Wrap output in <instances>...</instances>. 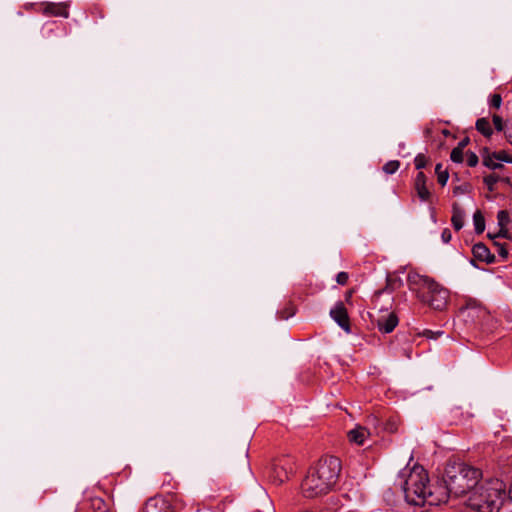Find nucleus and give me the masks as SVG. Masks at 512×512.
<instances>
[{
    "mask_svg": "<svg viewBox=\"0 0 512 512\" xmlns=\"http://www.w3.org/2000/svg\"><path fill=\"white\" fill-rule=\"evenodd\" d=\"M143 512H174L170 502L162 497L149 498L143 508Z\"/></svg>",
    "mask_w": 512,
    "mask_h": 512,
    "instance_id": "nucleus-10",
    "label": "nucleus"
},
{
    "mask_svg": "<svg viewBox=\"0 0 512 512\" xmlns=\"http://www.w3.org/2000/svg\"><path fill=\"white\" fill-rule=\"evenodd\" d=\"M331 318L346 332H350V320L343 302L339 301L330 310Z\"/></svg>",
    "mask_w": 512,
    "mask_h": 512,
    "instance_id": "nucleus-8",
    "label": "nucleus"
},
{
    "mask_svg": "<svg viewBox=\"0 0 512 512\" xmlns=\"http://www.w3.org/2000/svg\"><path fill=\"white\" fill-rule=\"evenodd\" d=\"M493 157L498 161H503L506 163H512V156L509 155L506 151L501 150L498 152H493Z\"/></svg>",
    "mask_w": 512,
    "mask_h": 512,
    "instance_id": "nucleus-25",
    "label": "nucleus"
},
{
    "mask_svg": "<svg viewBox=\"0 0 512 512\" xmlns=\"http://www.w3.org/2000/svg\"><path fill=\"white\" fill-rule=\"evenodd\" d=\"M492 120H493V124L495 126V129L497 131H502L503 130V120H502V118L499 115L494 114L493 117H492Z\"/></svg>",
    "mask_w": 512,
    "mask_h": 512,
    "instance_id": "nucleus-31",
    "label": "nucleus"
},
{
    "mask_svg": "<svg viewBox=\"0 0 512 512\" xmlns=\"http://www.w3.org/2000/svg\"><path fill=\"white\" fill-rule=\"evenodd\" d=\"M497 220H498V225L500 227L499 232L495 235H492L489 233L488 236L491 239H496L499 237H502V238L508 237V231H507L506 227L510 221L509 213L505 210L499 211L497 214Z\"/></svg>",
    "mask_w": 512,
    "mask_h": 512,
    "instance_id": "nucleus-14",
    "label": "nucleus"
},
{
    "mask_svg": "<svg viewBox=\"0 0 512 512\" xmlns=\"http://www.w3.org/2000/svg\"><path fill=\"white\" fill-rule=\"evenodd\" d=\"M294 471L293 459L283 456L275 459L266 469L264 475L274 485H281L287 481Z\"/></svg>",
    "mask_w": 512,
    "mask_h": 512,
    "instance_id": "nucleus-5",
    "label": "nucleus"
},
{
    "mask_svg": "<svg viewBox=\"0 0 512 512\" xmlns=\"http://www.w3.org/2000/svg\"><path fill=\"white\" fill-rule=\"evenodd\" d=\"M398 483L403 490L406 501L412 505L436 506L446 502V492H440L439 487L432 489L428 474L420 465L401 470L398 475Z\"/></svg>",
    "mask_w": 512,
    "mask_h": 512,
    "instance_id": "nucleus-1",
    "label": "nucleus"
},
{
    "mask_svg": "<svg viewBox=\"0 0 512 512\" xmlns=\"http://www.w3.org/2000/svg\"><path fill=\"white\" fill-rule=\"evenodd\" d=\"M414 163H415V168L417 170H421L423 168L426 167L427 163H428V159L427 157L424 155V154H418L415 159H414Z\"/></svg>",
    "mask_w": 512,
    "mask_h": 512,
    "instance_id": "nucleus-26",
    "label": "nucleus"
},
{
    "mask_svg": "<svg viewBox=\"0 0 512 512\" xmlns=\"http://www.w3.org/2000/svg\"><path fill=\"white\" fill-rule=\"evenodd\" d=\"M507 497L512 500V484L510 486L509 492L507 494Z\"/></svg>",
    "mask_w": 512,
    "mask_h": 512,
    "instance_id": "nucleus-37",
    "label": "nucleus"
},
{
    "mask_svg": "<svg viewBox=\"0 0 512 512\" xmlns=\"http://www.w3.org/2000/svg\"><path fill=\"white\" fill-rule=\"evenodd\" d=\"M472 254L474 259L478 261L485 262L487 264H492L495 262L494 254H492L489 248L481 242L476 243L472 247Z\"/></svg>",
    "mask_w": 512,
    "mask_h": 512,
    "instance_id": "nucleus-12",
    "label": "nucleus"
},
{
    "mask_svg": "<svg viewBox=\"0 0 512 512\" xmlns=\"http://www.w3.org/2000/svg\"><path fill=\"white\" fill-rule=\"evenodd\" d=\"M450 158L455 163H462L463 161V150L460 148H453L450 154Z\"/></svg>",
    "mask_w": 512,
    "mask_h": 512,
    "instance_id": "nucleus-27",
    "label": "nucleus"
},
{
    "mask_svg": "<svg viewBox=\"0 0 512 512\" xmlns=\"http://www.w3.org/2000/svg\"><path fill=\"white\" fill-rule=\"evenodd\" d=\"M427 178L423 172H418L415 181L414 188L421 201L427 202L430 199L431 193L426 187Z\"/></svg>",
    "mask_w": 512,
    "mask_h": 512,
    "instance_id": "nucleus-13",
    "label": "nucleus"
},
{
    "mask_svg": "<svg viewBox=\"0 0 512 512\" xmlns=\"http://www.w3.org/2000/svg\"><path fill=\"white\" fill-rule=\"evenodd\" d=\"M369 432L365 427L358 426L348 432V439L350 442L357 445H363Z\"/></svg>",
    "mask_w": 512,
    "mask_h": 512,
    "instance_id": "nucleus-15",
    "label": "nucleus"
},
{
    "mask_svg": "<svg viewBox=\"0 0 512 512\" xmlns=\"http://www.w3.org/2000/svg\"><path fill=\"white\" fill-rule=\"evenodd\" d=\"M464 219H465L464 210L457 203H454L452 206L451 222L456 231H459L463 228Z\"/></svg>",
    "mask_w": 512,
    "mask_h": 512,
    "instance_id": "nucleus-16",
    "label": "nucleus"
},
{
    "mask_svg": "<svg viewBox=\"0 0 512 512\" xmlns=\"http://www.w3.org/2000/svg\"><path fill=\"white\" fill-rule=\"evenodd\" d=\"M466 191H467V186L466 185L456 186L453 189V193L455 195L464 194V193H466Z\"/></svg>",
    "mask_w": 512,
    "mask_h": 512,
    "instance_id": "nucleus-34",
    "label": "nucleus"
},
{
    "mask_svg": "<svg viewBox=\"0 0 512 512\" xmlns=\"http://www.w3.org/2000/svg\"><path fill=\"white\" fill-rule=\"evenodd\" d=\"M441 238H442L444 243H449L451 238H452L450 230L449 229H444L442 231Z\"/></svg>",
    "mask_w": 512,
    "mask_h": 512,
    "instance_id": "nucleus-33",
    "label": "nucleus"
},
{
    "mask_svg": "<svg viewBox=\"0 0 512 512\" xmlns=\"http://www.w3.org/2000/svg\"><path fill=\"white\" fill-rule=\"evenodd\" d=\"M469 143V139L468 138H464L463 140H461L458 145L456 146V148H460L461 150H464V148L467 146V144Z\"/></svg>",
    "mask_w": 512,
    "mask_h": 512,
    "instance_id": "nucleus-35",
    "label": "nucleus"
},
{
    "mask_svg": "<svg viewBox=\"0 0 512 512\" xmlns=\"http://www.w3.org/2000/svg\"><path fill=\"white\" fill-rule=\"evenodd\" d=\"M399 319L393 312L382 315L377 320V327L382 333H391L398 325Z\"/></svg>",
    "mask_w": 512,
    "mask_h": 512,
    "instance_id": "nucleus-11",
    "label": "nucleus"
},
{
    "mask_svg": "<svg viewBox=\"0 0 512 512\" xmlns=\"http://www.w3.org/2000/svg\"><path fill=\"white\" fill-rule=\"evenodd\" d=\"M506 139L512 145V132L506 134Z\"/></svg>",
    "mask_w": 512,
    "mask_h": 512,
    "instance_id": "nucleus-36",
    "label": "nucleus"
},
{
    "mask_svg": "<svg viewBox=\"0 0 512 512\" xmlns=\"http://www.w3.org/2000/svg\"><path fill=\"white\" fill-rule=\"evenodd\" d=\"M348 274L346 272H339L336 276V281L340 285H345L348 281Z\"/></svg>",
    "mask_w": 512,
    "mask_h": 512,
    "instance_id": "nucleus-32",
    "label": "nucleus"
},
{
    "mask_svg": "<svg viewBox=\"0 0 512 512\" xmlns=\"http://www.w3.org/2000/svg\"><path fill=\"white\" fill-rule=\"evenodd\" d=\"M400 167V162L398 160H391V161H388L386 164H384L383 166V171L386 173V174H394Z\"/></svg>",
    "mask_w": 512,
    "mask_h": 512,
    "instance_id": "nucleus-22",
    "label": "nucleus"
},
{
    "mask_svg": "<svg viewBox=\"0 0 512 512\" xmlns=\"http://www.w3.org/2000/svg\"><path fill=\"white\" fill-rule=\"evenodd\" d=\"M91 508L94 512H110L108 505L101 498L91 499Z\"/></svg>",
    "mask_w": 512,
    "mask_h": 512,
    "instance_id": "nucleus-19",
    "label": "nucleus"
},
{
    "mask_svg": "<svg viewBox=\"0 0 512 512\" xmlns=\"http://www.w3.org/2000/svg\"><path fill=\"white\" fill-rule=\"evenodd\" d=\"M482 476V471L476 467L462 462H451L446 465L444 472L445 487H439V490L446 492V500L449 496L469 498Z\"/></svg>",
    "mask_w": 512,
    "mask_h": 512,
    "instance_id": "nucleus-3",
    "label": "nucleus"
},
{
    "mask_svg": "<svg viewBox=\"0 0 512 512\" xmlns=\"http://www.w3.org/2000/svg\"><path fill=\"white\" fill-rule=\"evenodd\" d=\"M499 181V176L496 174H489L484 177V183L487 186L489 191L494 190L495 184Z\"/></svg>",
    "mask_w": 512,
    "mask_h": 512,
    "instance_id": "nucleus-24",
    "label": "nucleus"
},
{
    "mask_svg": "<svg viewBox=\"0 0 512 512\" xmlns=\"http://www.w3.org/2000/svg\"><path fill=\"white\" fill-rule=\"evenodd\" d=\"M476 129L486 137H490L493 133L490 122L487 118H479L476 121Z\"/></svg>",
    "mask_w": 512,
    "mask_h": 512,
    "instance_id": "nucleus-17",
    "label": "nucleus"
},
{
    "mask_svg": "<svg viewBox=\"0 0 512 512\" xmlns=\"http://www.w3.org/2000/svg\"><path fill=\"white\" fill-rule=\"evenodd\" d=\"M494 160H496V159L493 157V153L492 154L486 153L485 155H483V165H485L486 167L493 169V170L503 167L502 164L495 162Z\"/></svg>",
    "mask_w": 512,
    "mask_h": 512,
    "instance_id": "nucleus-21",
    "label": "nucleus"
},
{
    "mask_svg": "<svg viewBox=\"0 0 512 512\" xmlns=\"http://www.w3.org/2000/svg\"><path fill=\"white\" fill-rule=\"evenodd\" d=\"M467 165L469 167H475L478 164V156L474 152L467 153Z\"/></svg>",
    "mask_w": 512,
    "mask_h": 512,
    "instance_id": "nucleus-30",
    "label": "nucleus"
},
{
    "mask_svg": "<svg viewBox=\"0 0 512 512\" xmlns=\"http://www.w3.org/2000/svg\"><path fill=\"white\" fill-rule=\"evenodd\" d=\"M435 173L437 174L438 183L440 185H442V186H445L447 181H448L449 174H448L447 170H442V164L441 163H438L436 165Z\"/></svg>",
    "mask_w": 512,
    "mask_h": 512,
    "instance_id": "nucleus-20",
    "label": "nucleus"
},
{
    "mask_svg": "<svg viewBox=\"0 0 512 512\" xmlns=\"http://www.w3.org/2000/svg\"><path fill=\"white\" fill-rule=\"evenodd\" d=\"M507 498L506 485L500 479H481L466 505L477 512H499Z\"/></svg>",
    "mask_w": 512,
    "mask_h": 512,
    "instance_id": "nucleus-4",
    "label": "nucleus"
},
{
    "mask_svg": "<svg viewBox=\"0 0 512 512\" xmlns=\"http://www.w3.org/2000/svg\"><path fill=\"white\" fill-rule=\"evenodd\" d=\"M41 12L46 16L69 17L68 5L66 3L45 2L41 4Z\"/></svg>",
    "mask_w": 512,
    "mask_h": 512,
    "instance_id": "nucleus-9",
    "label": "nucleus"
},
{
    "mask_svg": "<svg viewBox=\"0 0 512 512\" xmlns=\"http://www.w3.org/2000/svg\"><path fill=\"white\" fill-rule=\"evenodd\" d=\"M430 334L431 335L433 334V332L431 330H428V331L425 332V335H427V336H430Z\"/></svg>",
    "mask_w": 512,
    "mask_h": 512,
    "instance_id": "nucleus-38",
    "label": "nucleus"
},
{
    "mask_svg": "<svg viewBox=\"0 0 512 512\" xmlns=\"http://www.w3.org/2000/svg\"><path fill=\"white\" fill-rule=\"evenodd\" d=\"M277 314L280 319H289L295 314V307L292 304H288L287 307L279 310Z\"/></svg>",
    "mask_w": 512,
    "mask_h": 512,
    "instance_id": "nucleus-23",
    "label": "nucleus"
},
{
    "mask_svg": "<svg viewBox=\"0 0 512 512\" xmlns=\"http://www.w3.org/2000/svg\"><path fill=\"white\" fill-rule=\"evenodd\" d=\"M341 461L335 456H324L312 465L301 484L302 493L314 498L330 492L338 482Z\"/></svg>",
    "mask_w": 512,
    "mask_h": 512,
    "instance_id": "nucleus-2",
    "label": "nucleus"
},
{
    "mask_svg": "<svg viewBox=\"0 0 512 512\" xmlns=\"http://www.w3.org/2000/svg\"><path fill=\"white\" fill-rule=\"evenodd\" d=\"M502 104V97L500 94H493L490 98V107H493V108H500Z\"/></svg>",
    "mask_w": 512,
    "mask_h": 512,
    "instance_id": "nucleus-29",
    "label": "nucleus"
},
{
    "mask_svg": "<svg viewBox=\"0 0 512 512\" xmlns=\"http://www.w3.org/2000/svg\"><path fill=\"white\" fill-rule=\"evenodd\" d=\"M460 316L471 323H478L487 317V311L475 300H469L465 307L461 308Z\"/></svg>",
    "mask_w": 512,
    "mask_h": 512,
    "instance_id": "nucleus-7",
    "label": "nucleus"
},
{
    "mask_svg": "<svg viewBox=\"0 0 512 512\" xmlns=\"http://www.w3.org/2000/svg\"><path fill=\"white\" fill-rule=\"evenodd\" d=\"M425 289L421 296L422 301L435 310H444L448 304L449 291L433 280L425 282Z\"/></svg>",
    "mask_w": 512,
    "mask_h": 512,
    "instance_id": "nucleus-6",
    "label": "nucleus"
},
{
    "mask_svg": "<svg viewBox=\"0 0 512 512\" xmlns=\"http://www.w3.org/2000/svg\"><path fill=\"white\" fill-rule=\"evenodd\" d=\"M494 246H496L497 252L500 257H502L503 259H506L508 257V250L504 244L494 240Z\"/></svg>",
    "mask_w": 512,
    "mask_h": 512,
    "instance_id": "nucleus-28",
    "label": "nucleus"
},
{
    "mask_svg": "<svg viewBox=\"0 0 512 512\" xmlns=\"http://www.w3.org/2000/svg\"><path fill=\"white\" fill-rule=\"evenodd\" d=\"M473 224L475 228V232L477 234H481L485 230V219L480 210H477L473 215Z\"/></svg>",
    "mask_w": 512,
    "mask_h": 512,
    "instance_id": "nucleus-18",
    "label": "nucleus"
}]
</instances>
